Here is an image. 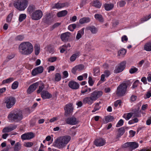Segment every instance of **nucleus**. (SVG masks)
<instances>
[{"instance_id": "nucleus-6", "label": "nucleus", "mask_w": 151, "mask_h": 151, "mask_svg": "<svg viewBox=\"0 0 151 151\" xmlns=\"http://www.w3.org/2000/svg\"><path fill=\"white\" fill-rule=\"evenodd\" d=\"M27 0H17L14 3V7L19 11L24 10L28 5Z\"/></svg>"}, {"instance_id": "nucleus-31", "label": "nucleus", "mask_w": 151, "mask_h": 151, "mask_svg": "<svg viewBox=\"0 0 151 151\" xmlns=\"http://www.w3.org/2000/svg\"><path fill=\"white\" fill-rule=\"evenodd\" d=\"M84 28L82 29L81 30L78 32V33L76 36V38L77 40H79L83 35L84 33Z\"/></svg>"}, {"instance_id": "nucleus-35", "label": "nucleus", "mask_w": 151, "mask_h": 151, "mask_svg": "<svg viewBox=\"0 0 151 151\" xmlns=\"http://www.w3.org/2000/svg\"><path fill=\"white\" fill-rule=\"evenodd\" d=\"M139 108H138V109H134L133 111L134 112V113H133V114H134L135 115V116H136L137 117H140L141 116V114L140 113V111H139Z\"/></svg>"}, {"instance_id": "nucleus-20", "label": "nucleus", "mask_w": 151, "mask_h": 151, "mask_svg": "<svg viewBox=\"0 0 151 151\" xmlns=\"http://www.w3.org/2000/svg\"><path fill=\"white\" fill-rule=\"evenodd\" d=\"M36 9V8L35 5L32 4L30 5L27 8V12L30 16L34 12Z\"/></svg>"}, {"instance_id": "nucleus-53", "label": "nucleus", "mask_w": 151, "mask_h": 151, "mask_svg": "<svg viewBox=\"0 0 151 151\" xmlns=\"http://www.w3.org/2000/svg\"><path fill=\"white\" fill-rule=\"evenodd\" d=\"M126 2L124 1H121L118 3L117 4L120 7H122L124 6L126 4Z\"/></svg>"}, {"instance_id": "nucleus-33", "label": "nucleus", "mask_w": 151, "mask_h": 151, "mask_svg": "<svg viewBox=\"0 0 151 151\" xmlns=\"http://www.w3.org/2000/svg\"><path fill=\"white\" fill-rule=\"evenodd\" d=\"M21 149L20 143L19 142H17L14 146V150L15 151H19Z\"/></svg>"}, {"instance_id": "nucleus-52", "label": "nucleus", "mask_w": 151, "mask_h": 151, "mask_svg": "<svg viewBox=\"0 0 151 151\" xmlns=\"http://www.w3.org/2000/svg\"><path fill=\"white\" fill-rule=\"evenodd\" d=\"M123 123H124L123 120L122 119H121L116 124V127H119L123 125Z\"/></svg>"}, {"instance_id": "nucleus-43", "label": "nucleus", "mask_w": 151, "mask_h": 151, "mask_svg": "<svg viewBox=\"0 0 151 151\" xmlns=\"http://www.w3.org/2000/svg\"><path fill=\"white\" fill-rule=\"evenodd\" d=\"M76 26V24H71L68 27V29L71 31H73L75 29Z\"/></svg>"}, {"instance_id": "nucleus-28", "label": "nucleus", "mask_w": 151, "mask_h": 151, "mask_svg": "<svg viewBox=\"0 0 151 151\" xmlns=\"http://www.w3.org/2000/svg\"><path fill=\"white\" fill-rule=\"evenodd\" d=\"M93 6L97 8H99L101 6V3L99 1L96 0L93 1Z\"/></svg>"}, {"instance_id": "nucleus-29", "label": "nucleus", "mask_w": 151, "mask_h": 151, "mask_svg": "<svg viewBox=\"0 0 151 151\" xmlns=\"http://www.w3.org/2000/svg\"><path fill=\"white\" fill-rule=\"evenodd\" d=\"M79 52H77L75 54H73L70 58V60L71 62H73L74 61L77 57L80 55Z\"/></svg>"}, {"instance_id": "nucleus-39", "label": "nucleus", "mask_w": 151, "mask_h": 151, "mask_svg": "<svg viewBox=\"0 0 151 151\" xmlns=\"http://www.w3.org/2000/svg\"><path fill=\"white\" fill-rule=\"evenodd\" d=\"M126 52V50L124 49H122L118 52L119 55V56H123Z\"/></svg>"}, {"instance_id": "nucleus-11", "label": "nucleus", "mask_w": 151, "mask_h": 151, "mask_svg": "<svg viewBox=\"0 0 151 151\" xmlns=\"http://www.w3.org/2000/svg\"><path fill=\"white\" fill-rule=\"evenodd\" d=\"M44 68L42 66H40L34 69L32 71V74L33 76H35L43 72Z\"/></svg>"}, {"instance_id": "nucleus-5", "label": "nucleus", "mask_w": 151, "mask_h": 151, "mask_svg": "<svg viewBox=\"0 0 151 151\" xmlns=\"http://www.w3.org/2000/svg\"><path fill=\"white\" fill-rule=\"evenodd\" d=\"M8 118L9 120L16 122L20 121L23 118L22 111L20 110L12 111L9 113Z\"/></svg>"}, {"instance_id": "nucleus-12", "label": "nucleus", "mask_w": 151, "mask_h": 151, "mask_svg": "<svg viewBox=\"0 0 151 151\" xmlns=\"http://www.w3.org/2000/svg\"><path fill=\"white\" fill-rule=\"evenodd\" d=\"M41 82H37L30 85L27 89V93L30 94L36 89L37 86L41 84Z\"/></svg>"}, {"instance_id": "nucleus-27", "label": "nucleus", "mask_w": 151, "mask_h": 151, "mask_svg": "<svg viewBox=\"0 0 151 151\" xmlns=\"http://www.w3.org/2000/svg\"><path fill=\"white\" fill-rule=\"evenodd\" d=\"M125 132V130L124 127H121L118 129V133L117 136V138L120 137L123 135Z\"/></svg>"}, {"instance_id": "nucleus-17", "label": "nucleus", "mask_w": 151, "mask_h": 151, "mask_svg": "<svg viewBox=\"0 0 151 151\" xmlns=\"http://www.w3.org/2000/svg\"><path fill=\"white\" fill-rule=\"evenodd\" d=\"M69 5V4L67 2L60 3L58 2L55 4L54 6H53L52 8L60 9L66 6H68Z\"/></svg>"}, {"instance_id": "nucleus-64", "label": "nucleus", "mask_w": 151, "mask_h": 151, "mask_svg": "<svg viewBox=\"0 0 151 151\" xmlns=\"http://www.w3.org/2000/svg\"><path fill=\"white\" fill-rule=\"evenodd\" d=\"M141 81L143 82L144 84H145L147 83L146 78L145 77L142 78L141 79Z\"/></svg>"}, {"instance_id": "nucleus-55", "label": "nucleus", "mask_w": 151, "mask_h": 151, "mask_svg": "<svg viewBox=\"0 0 151 151\" xmlns=\"http://www.w3.org/2000/svg\"><path fill=\"white\" fill-rule=\"evenodd\" d=\"M14 56L15 55L14 54H11V55H9L7 57L8 59H6V62H8L9 60L12 59Z\"/></svg>"}, {"instance_id": "nucleus-54", "label": "nucleus", "mask_w": 151, "mask_h": 151, "mask_svg": "<svg viewBox=\"0 0 151 151\" xmlns=\"http://www.w3.org/2000/svg\"><path fill=\"white\" fill-rule=\"evenodd\" d=\"M122 103V101L120 100H117L114 103V105L115 107H117L118 105H119L120 106Z\"/></svg>"}, {"instance_id": "nucleus-25", "label": "nucleus", "mask_w": 151, "mask_h": 151, "mask_svg": "<svg viewBox=\"0 0 151 151\" xmlns=\"http://www.w3.org/2000/svg\"><path fill=\"white\" fill-rule=\"evenodd\" d=\"M114 5L113 4H105L104 5L105 9L106 11H109L114 7Z\"/></svg>"}, {"instance_id": "nucleus-23", "label": "nucleus", "mask_w": 151, "mask_h": 151, "mask_svg": "<svg viewBox=\"0 0 151 151\" xmlns=\"http://www.w3.org/2000/svg\"><path fill=\"white\" fill-rule=\"evenodd\" d=\"M144 49L147 51H151V42H147L145 44Z\"/></svg>"}, {"instance_id": "nucleus-42", "label": "nucleus", "mask_w": 151, "mask_h": 151, "mask_svg": "<svg viewBox=\"0 0 151 151\" xmlns=\"http://www.w3.org/2000/svg\"><path fill=\"white\" fill-rule=\"evenodd\" d=\"M78 71H80L83 70L84 69V66L82 64H80L76 66Z\"/></svg>"}, {"instance_id": "nucleus-24", "label": "nucleus", "mask_w": 151, "mask_h": 151, "mask_svg": "<svg viewBox=\"0 0 151 151\" xmlns=\"http://www.w3.org/2000/svg\"><path fill=\"white\" fill-rule=\"evenodd\" d=\"M94 17L96 20H98L100 22H103L104 21L103 17L100 14H96L94 15Z\"/></svg>"}, {"instance_id": "nucleus-19", "label": "nucleus", "mask_w": 151, "mask_h": 151, "mask_svg": "<svg viewBox=\"0 0 151 151\" xmlns=\"http://www.w3.org/2000/svg\"><path fill=\"white\" fill-rule=\"evenodd\" d=\"M70 35V33L69 32H66L61 34L60 37L62 40L64 42L67 41Z\"/></svg>"}, {"instance_id": "nucleus-49", "label": "nucleus", "mask_w": 151, "mask_h": 151, "mask_svg": "<svg viewBox=\"0 0 151 151\" xmlns=\"http://www.w3.org/2000/svg\"><path fill=\"white\" fill-rule=\"evenodd\" d=\"M88 83L89 85L91 86H92L93 85L94 82L93 80L91 77L89 76L88 77Z\"/></svg>"}, {"instance_id": "nucleus-37", "label": "nucleus", "mask_w": 151, "mask_h": 151, "mask_svg": "<svg viewBox=\"0 0 151 151\" xmlns=\"http://www.w3.org/2000/svg\"><path fill=\"white\" fill-rule=\"evenodd\" d=\"M101 103L100 102L99 103H96L95 106L94 107L93 110L92 111V112H94L99 109L100 108V107L99 106V104Z\"/></svg>"}, {"instance_id": "nucleus-62", "label": "nucleus", "mask_w": 151, "mask_h": 151, "mask_svg": "<svg viewBox=\"0 0 151 151\" xmlns=\"http://www.w3.org/2000/svg\"><path fill=\"white\" fill-rule=\"evenodd\" d=\"M122 147L124 148L129 147L130 148V142H127L125 143L122 146Z\"/></svg>"}, {"instance_id": "nucleus-14", "label": "nucleus", "mask_w": 151, "mask_h": 151, "mask_svg": "<svg viewBox=\"0 0 151 151\" xmlns=\"http://www.w3.org/2000/svg\"><path fill=\"white\" fill-rule=\"evenodd\" d=\"M66 122L67 124L72 125L76 124L78 122V121L74 116L68 118Z\"/></svg>"}, {"instance_id": "nucleus-1", "label": "nucleus", "mask_w": 151, "mask_h": 151, "mask_svg": "<svg viewBox=\"0 0 151 151\" xmlns=\"http://www.w3.org/2000/svg\"><path fill=\"white\" fill-rule=\"evenodd\" d=\"M103 93L101 91L96 90L91 93L90 97L85 98L83 100V103L85 104L91 105L94 101H96L102 96Z\"/></svg>"}, {"instance_id": "nucleus-36", "label": "nucleus", "mask_w": 151, "mask_h": 151, "mask_svg": "<svg viewBox=\"0 0 151 151\" xmlns=\"http://www.w3.org/2000/svg\"><path fill=\"white\" fill-rule=\"evenodd\" d=\"M14 81V78H10L6 79L4 80L2 82V84L8 83H11Z\"/></svg>"}, {"instance_id": "nucleus-26", "label": "nucleus", "mask_w": 151, "mask_h": 151, "mask_svg": "<svg viewBox=\"0 0 151 151\" xmlns=\"http://www.w3.org/2000/svg\"><path fill=\"white\" fill-rule=\"evenodd\" d=\"M90 19L89 17H83L80 19V23L81 24L89 22Z\"/></svg>"}, {"instance_id": "nucleus-21", "label": "nucleus", "mask_w": 151, "mask_h": 151, "mask_svg": "<svg viewBox=\"0 0 151 151\" xmlns=\"http://www.w3.org/2000/svg\"><path fill=\"white\" fill-rule=\"evenodd\" d=\"M86 29H87L90 30L91 33L93 34L96 33L98 32L97 29L93 26L88 27Z\"/></svg>"}, {"instance_id": "nucleus-41", "label": "nucleus", "mask_w": 151, "mask_h": 151, "mask_svg": "<svg viewBox=\"0 0 151 151\" xmlns=\"http://www.w3.org/2000/svg\"><path fill=\"white\" fill-rule=\"evenodd\" d=\"M40 48L38 45H36L35 46V54L36 55H38L40 52Z\"/></svg>"}, {"instance_id": "nucleus-9", "label": "nucleus", "mask_w": 151, "mask_h": 151, "mask_svg": "<svg viewBox=\"0 0 151 151\" xmlns=\"http://www.w3.org/2000/svg\"><path fill=\"white\" fill-rule=\"evenodd\" d=\"M73 107L72 103H70L66 105L64 107L65 115L66 116H68V114L73 112Z\"/></svg>"}, {"instance_id": "nucleus-48", "label": "nucleus", "mask_w": 151, "mask_h": 151, "mask_svg": "<svg viewBox=\"0 0 151 151\" xmlns=\"http://www.w3.org/2000/svg\"><path fill=\"white\" fill-rule=\"evenodd\" d=\"M94 75L95 76H98L99 74L100 70L99 68H96L93 70Z\"/></svg>"}, {"instance_id": "nucleus-18", "label": "nucleus", "mask_w": 151, "mask_h": 151, "mask_svg": "<svg viewBox=\"0 0 151 151\" xmlns=\"http://www.w3.org/2000/svg\"><path fill=\"white\" fill-rule=\"evenodd\" d=\"M69 86L73 89H77L79 88V85L77 82L74 81H70L68 83Z\"/></svg>"}, {"instance_id": "nucleus-7", "label": "nucleus", "mask_w": 151, "mask_h": 151, "mask_svg": "<svg viewBox=\"0 0 151 151\" xmlns=\"http://www.w3.org/2000/svg\"><path fill=\"white\" fill-rule=\"evenodd\" d=\"M43 15L42 11L40 10H36L30 17L33 20H37L41 18Z\"/></svg>"}, {"instance_id": "nucleus-32", "label": "nucleus", "mask_w": 151, "mask_h": 151, "mask_svg": "<svg viewBox=\"0 0 151 151\" xmlns=\"http://www.w3.org/2000/svg\"><path fill=\"white\" fill-rule=\"evenodd\" d=\"M133 113L130 112L127 114H124L123 116V117L126 120L129 119L132 116Z\"/></svg>"}, {"instance_id": "nucleus-3", "label": "nucleus", "mask_w": 151, "mask_h": 151, "mask_svg": "<svg viewBox=\"0 0 151 151\" xmlns=\"http://www.w3.org/2000/svg\"><path fill=\"white\" fill-rule=\"evenodd\" d=\"M20 52L22 54L28 55L31 54L33 50V46L29 42L22 43L19 47Z\"/></svg>"}, {"instance_id": "nucleus-10", "label": "nucleus", "mask_w": 151, "mask_h": 151, "mask_svg": "<svg viewBox=\"0 0 151 151\" xmlns=\"http://www.w3.org/2000/svg\"><path fill=\"white\" fill-rule=\"evenodd\" d=\"M126 62L123 61L119 64L118 66L116 67L114 71L115 73H118L122 72L125 68Z\"/></svg>"}, {"instance_id": "nucleus-46", "label": "nucleus", "mask_w": 151, "mask_h": 151, "mask_svg": "<svg viewBox=\"0 0 151 151\" xmlns=\"http://www.w3.org/2000/svg\"><path fill=\"white\" fill-rule=\"evenodd\" d=\"M138 70L137 68L133 67L129 70V72L131 74H133L137 72Z\"/></svg>"}, {"instance_id": "nucleus-47", "label": "nucleus", "mask_w": 151, "mask_h": 151, "mask_svg": "<svg viewBox=\"0 0 151 151\" xmlns=\"http://www.w3.org/2000/svg\"><path fill=\"white\" fill-rule=\"evenodd\" d=\"M18 82L17 81L14 82L12 86V89H16L18 86Z\"/></svg>"}, {"instance_id": "nucleus-58", "label": "nucleus", "mask_w": 151, "mask_h": 151, "mask_svg": "<svg viewBox=\"0 0 151 151\" xmlns=\"http://www.w3.org/2000/svg\"><path fill=\"white\" fill-rule=\"evenodd\" d=\"M44 88V85L43 84L41 86H39V89L37 91V93H40V92H41L42 91V89Z\"/></svg>"}, {"instance_id": "nucleus-2", "label": "nucleus", "mask_w": 151, "mask_h": 151, "mask_svg": "<svg viewBox=\"0 0 151 151\" xmlns=\"http://www.w3.org/2000/svg\"><path fill=\"white\" fill-rule=\"evenodd\" d=\"M70 139V137L68 135L60 137L55 140L53 144V146L59 149L63 148L68 143Z\"/></svg>"}, {"instance_id": "nucleus-15", "label": "nucleus", "mask_w": 151, "mask_h": 151, "mask_svg": "<svg viewBox=\"0 0 151 151\" xmlns=\"http://www.w3.org/2000/svg\"><path fill=\"white\" fill-rule=\"evenodd\" d=\"M106 141L105 139L102 138L96 139L94 141V144L97 147L103 146L105 144Z\"/></svg>"}, {"instance_id": "nucleus-38", "label": "nucleus", "mask_w": 151, "mask_h": 151, "mask_svg": "<svg viewBox=\"0 0 151 151\" xmlns=\"http://www.w3.org/2000/svg\"><path fill=\"white\" fill-rule=\"evenodd\" d=\"M61 76L60 73H57L55 75V80L56 81H60L61 79Z\"/></svg>"}, {"instance_id": "nucleus-59", "label": "nucleus", "mask_w": 151, "mask_h": 151, "mask_svg": "<svg viewBox=\"0 0 151 151\" xmlns=\"http://www.w3.org/2000/svg\"><path fill=\"white\" fill-rule=\"evenodd\" d=\"M9 127L11 131L16 129L17 127V125L15 124H12L9 126Z\"/></svg>"}, {"instance_id": "nucleus-44", "label": "nucleus", "mask_w": 151, "mask_h": 151, "mask_svg": "<svg viewBox=\"0 0 151 151\" xmlns=\"http://www.w3.org/2000/svg\"><path fill=\"white\" fill-rule=\"evenodd\" d=\"M24 38V37L23 35H19L17 36L15 38L16 40L21 41Z\"/></svg>"}, {"instance_id": "nucleus-34", "label": "nucleus", "mask_w": 151, "mask_h": 151, "mask_svg": "<svg viewBox=\"0 0 151 151\" xmlns=\"http://www.w3.org/2000/svg\"><path fill=\"white\" fill-rule=\"evenodd\" d=\"M114 119L113 116L109 115L105 117V120L106 123L111 122Z\"/></svg>"}, {"instance_id": "nucleus-56", "label": "nucleus", "mask_w": 151, "mask_h": 151, "mask_svg": "<svg viewBox=\"0 0 151 151\" xmlns=\"http://www.w3.org/2000/svg\"><path fill=\"white\" fill-rule=\"evenodd\" d=\"M33 145L32 142H27L24 144V146L26 147H30Z\"/></svg>"}, {"instance_id": "nucleus-60", "label": "nucleus", "mask_w": 151, "mask_h": 151, "mask_svg": "<svg viewBox=\"0 0 151 151\" xmlns=\"http://www.w3.org/2000/svg\"><path fill=\"white\" fill-rule=\"evenodd\" d=\"M86 0H81V2L80 4V6L81 8L86 3Z\"/></svg>"}, {"instance_id": "nucleus-50", "label": "nucleus", "mask_w": 151, "mask_h": 151, "mask_svg": "<svg viewBox=\"0 0 151 151\" xmlns=\"http://www.w3.org/2000/svg\"><path fill=\"white\" fill-rule=\"evenodd\" d=\"M11 131L9 127H6L4 128L2 130V132L3 133L9 132Z\"/></svg>"}, {"instance_id": "nucleus-61", "label": "nucleus", "mask_w": 151, "mask_h": 151, "mask_svg": "<svg viewBox=\"0 0 151 151\" xmlns=\"http://www.w3.org/2000/svg\"><path fill=\"white\" fill-rule=\"evenodd\" d=\"M12 17V14H9L7 16L6 19V21L7 22H11Z\"/></svg>"}, {"instance_id": "nucleus-45", "label": "nucleus", "mask_w": 151, "mask_h": 151, "mask_svg": "<svg viewBox=\"0 0 151 151\" xmlns=\"http://www.w3.org/2000/svg\"><path fill=\"white\" fill-rule=\"evenodd\" d=\"M88 91V87L87 86H85L84 87H83L82 90L81 91V93L83 94L85 93Z\"/></svg>"}, {"instance_id": "nucleus-22", "label": "nucleus", "mask_w": 151, "mask_h": 151, "mask_svg": "<svg viewBox=\"0 0 151 151\" xmlns=\"http://www.w3.org/2000/svg\"><path fill=\"white\" fill-rule=\"evenodd\" d=\"M68 13V12L67 10H63L58 12L57 14V16L58 17H63L67 15Z\"/></svg>"}, {"instance_id": "nucleus-4", "label": "nucleus", "mask_w": 151, "mask_h": 151, "mask_svg": "<svg viewBox=\"0 0 151 151\" xmlns=\"http://www.w3.org/2000/svg\"><path fill=\"white\" fill-rule=\"evenodd\" d=\"M131 83L129 81H124L117 87L116 91V94L118 96H124L129 86H130Z\"/></svg>"}, {"instance_id": "nucleus-57", "label": "nucleus", "mask_w": 151, "mask_h": 151, "mask_svg": "<svg viewBox=\"0 0 151 151\" xmlns=\"http://www.w3.org/2000/svg\"><path fill=\"white\" fill-rule=\"evenodd\" d=\"M138 83H139V81L137 80H136L133 84V85H132L133 88H135L137 87L138 85Z\"/></svg>"}, {"instance_id": "nucleus-30", "label": "nucleus", "mask_w": 151, "mask_h": 151, "mask_svg": "<svg viewBox=\"0 0 151 151\" xmlns=\"http://www.w3.org/2000/svg\"><path fill=\"white\" fill-rule=\"evenodd\" d=\"M138 146V144L135 142H130V148L132 149L136 148Z\"/></svg>"}, {"instance_id": "nucleus-40", "label": "nucleus", "mask_w": 151, "mask_h": 151, "mask_svg": "<svg viewBox=\"0 0 151 151\" xmlns=\"http://www.w3.org/2000/svg\"><path fill=\"white\" fill-rule=\"evenodd\" d=\"M26 17V15L25 14H20L19 16V20L20 22H22Z\"/></svg>"}, {"instance_id": "nucleus-16", "label": "nucleus", "mask_w": 151, "mask_h": 151, "mask_svg": "<svg viewBox=\"0 0 151 151\" xmlns=\"http://www.w3.org/2000/svg\"><path fill=\"white\" fill-rule=\"evenodd\" d=\"M40 94L42 98L43 99H49L52 97V95L47 91H42Z\"/></svg>"}, {"instance_id": "nucleus-8", "label": "nucleus", "mask_w": 151, "mask_h": 151, "mask_svg": "<svg viewBox=\"0 0 151 151\" xmlns=\"http://www.w3.org/2000/svg\"><path fill=\"white\" fill-rule=\"evenodd\" d=\"M16 99L15 98L10 96L6 100L5 103L6 104V107L8 109L11 108L15 104Z\"/></svg>"}, {"instance_id": "nucleus-63", "label": "nucleus", "mask_w": 151, "mask_h": 151, "mask_svg": "<svg viewBox=\"0 0 151 151\" xmlns=\"http://www.w3.org/2000/svg\"><path fill=\"white\" fill-rule=\"evenodd\" d=\"M104 74L105 75V76L106 77H107L110 75V72L109 71L106 70L104 72Z\"/></svg>"}, {"instance_id": "nucleus-51", "label": "nucleus", "mask_w": 151, "mask_h": 151, "mask_svg": "<svg viewBox=\"0 0 151 151\" xmlns=\"http://www.w3.org/2000/svg\"><path fill=\"white\" fill-rule=\"evenodd\" d=\"M57 58L55 57H51L49 58L48 59V61L51 62H53L56 61Z\"/></svg>"}, {"instance_id": "nucleus-13", "label": "nucleus", "mask_w": 151, "mask_h": 151, "mask_svg": "<svg viewBox=\"0 0 151 151\" xmlns=\"http://www.w3.org/2000/svg\"><path fill=\"white\" fill-rule=\"evenodd\" d=\"M34 135L32 132H29L25 133L21 136V138L23 140L29 139L33 138Z\"/></svg>"}]
</instances>
